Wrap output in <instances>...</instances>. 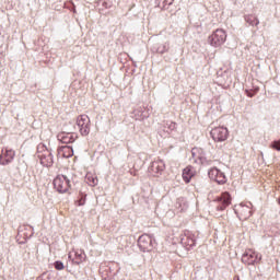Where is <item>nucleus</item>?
Returning <instances> with one entry per match:
<instances>
[{"mask_svg": "<svg viewBox=\"0 0 280 280\" xmlns=\"http://www.w3.org/2000/svg\"><path fill=\"white\" fill-rule=\"evenodd\" d=\"M37 159H39L44 167H51V165H54V155L44 144L37 147Z\"/></svg>", "mask_w": 280, "mask_h": 280, "instance_id": "obj_1", "label": "nucleus"}, {"mask_svg": "<svg viewBox=\"0 0 280 280\" xmlns=\"http://www.w3.org/2000/svg\"><path fill=\"white\" fill-rule=\"evenodd\" d=\"M208 43L211 47H222L226 43V31L217 28L209 37Z\"/></svg>", "mask_w": 280, "mask_h": 280, "instance_id": "obj_2", "label": "nucleus"}, {"mask_svg": "<svg viewBox=\"0 0 280 280\" xmlns=\"http://www.w3.org/2000/svg\"><path fill=\"white\" fill-rule=\"evenodd\" d=\"M54 188L58 194H67L69 189H71V182L69 180L68 176L65 175H58L54 179Z\"/></svg>", "mask_w": 280, "mask_h": 280, "instance_id": "obj_3", "label": "nucleus"}, {"mask_svg": "<svg viewBox=\"0 0 280 280\" xmlns=\"http://www.w3.org/2000/svg\"><path fill=\"white\" fill-rule=\"evenodd\" d=\"M210 137H212L213 141L217 143H222V141H226V139H229V129L223 126L214 127L210 131Z\"/></svg>", "mask_w": 280, "mask_h": 280, "instance_id": "obj_4", "label": "nucleus"}, {"mask_svg": "<svg viewBox=\"0 0 280 280\" xmlns=\"http://www.w3.org/2000/svg\"><path fill=\"white\" fill-rule=\"evenodd\" d=\"M218 202L217 211H224L228 207H231V202H233V197L231 192L224 191L214 200Z\"/></svg>", "mask_w": 280, "mask_h": 280, "instance_id": "obj_5", "label": "nucleus"}, {"mask_svg": "<svg viewBox=\"0 0 280 280\" xmlns=\"http://www.w3.org/2000/svg\"><path fill=\"white\" fill-rule=\"evenodd\" d=\"M77 126H79L81 135L86 137L91 132V118L86 114L78 116Z\"/></svg>", "mask_w": 280, "mask_h": 280, "instance_id": "obj_6", "label": "nucleus"}, {"mask_svg": "<svg viewBox=\"0 0 280 280\" xmlns=\"http://www.w3.org/2000/svg\"><path fill=\"white\" fill-rule=\"evenodd\" d=\"M242 261L247 266H254V264L261 261V256L255 249H246L242 256Z\"/></svg>", "mask_w": 280, "mask_h": 280, "instance_id": "obj_7", "label": "nucleus"}, {"mask_svg": "<svg viewBox=\"0 0 280 280\" xmlns=\"http://www.w3.org/2000/svg\"><path fill=\"white\" fill-rule=\"evenodd\" d=\"M138 246L143 253H150L154 248L152 236L142 234L138 240Z\"/></svg>", "mask_w": 280, "mask_h": 280, "instance_id": "obj_8", "label": "nucleus"}, {"mask_svg": "<svg viewBox=\"0 0 280 280\" xmlns=\"http://www.w3.org/2000/svg\"><path fill=\"white\" fill-rule=\"evenodd\" d=\"M208 176L210 180H214L218 185H224V183H226V175H224L218 167L210 168Z\"/></svg>", "mask_w": 280, "mask_h": 280, "instance_id": "obj_9", "label": "nucleus"}, {"mask_svg": "<svg viewBox=\"0 0 280 280\" xmlns=\"http://www.w3.org/2000/svg\"><path fill=\"white\" fill-rule=\"evenodd\" d=\"M236 213L241 220H248L253 215V207L249 205L241 203L236 208Z\"/></svg>", "mask_w": 280, "mask_h": 280, "instance_id": "obj_10", "label": "nucleus"}, {"mask_svg": "<svg viewBox=\"0 0 280 280\" xmlns=\"http://www.w3.org/2000/svg\"><path fill=\"white\" fill-rule=\"evenodd\" d=\"M68 257L72 261V264L80 266V264L84 262V259H86V254H84V250L82 249H77L70 252Z\"/></svg>", "mask_w": 280, "mask_h": 280, "instance_id": "obj_11", "label": "nucleus"}, {"mask_svg": "<svg viewBox=\"0 0 280 280\" xmlns=\"http://www.w3.org/2000/svg\"><path fill=\"white\" fill-rule=\"evenodd\" d=\"M14 156H16V153L12 149H5L2 150L0 154V165H8L9 163H12L14 161Z\"/></svg>", "mask_w": 280, "mask_h": 280, "instance_id": "obj_12", "label": "nucleus"}, {"mask_svg": "<svg viewBox=\"0 0 280 280\" xmlns=\"http://www.w3.org/2000/svg\"><path fill=\"white\" fill-rule=\"evenodd\" d=\"M152 176L159 177L163 172H165V162L163 160H158L151 165Z\"/></svg>", "mask_w": 280, "mask_h": 280, "instance_id": "obj_13", "label": "nucleus"}, {"mask_svg": "<svg viewBox=\"0 0 280 280\" xmlns=\"http://www.w3.org/2000/svg\"><path fill=\"white\" fill-rule=\"evenodd\" d=\"M58 159H71L73 156V149L69 145L61 147L57 150Z\"/></svg>", "mask_w": 280, "mask_h": 280, "instance_id": "obj_14", "label": "nucleus"}, {"mask_svg": "<svg viewBox=\"0 0 280 280\" xmlns=\"http://www.w3.org/2000/svg\"><path fill=\"white\" fill-rule=\"evenodd\" d=\"M182 176L184 182L191 183V178L196 176V170L194 168V166H187L183 170Z\"/></svg>", "mask_w": 280, "mask_h": 280, "instance_id": "obj_15", "label": "nucleus"}, {"mask_svg": "<svg viewBox=\"0 0 280 280\" xmlns=\"http://www.w3.org/2000/svg\"><path fill=\"white\" fill-rule=\"evenodd\" d=\"M58 141H61V143H73L75 138H73V133L62 132L58 135Z\"/></svg>", "mask_w": 280, "mask_h": 280, "instance_id": "obj_16", "label": "nucleus"}, {"mask_svg": "<svg viewBox=\"0 0 280 280\" xmlns=\"http://www.w3.org/2000/svg\"><path fill=\"white\" fill-rule=\"evenodd\" d=\"M184 246H186L187 249L194 248V246H196V238L192 235L186 236V240L184 241Z\"/></svg>", "mask_w": 280, "mask_h": 280, "instance_id": "obj_17", "label": "nucleus"}, {"mask_svg": "<svg viewBox=\"0 0 280 280\" xmlns=\"http://www.w3.org/2000/svg\"><path fill=\"white\" fill-rule=\"evenodd\" d=\"M245 21H246V23H248L249 25H253L255 27H257V25H259V20L255 15H247L245 18Z\"/></svg>", "mask_w": 280, "mask_h": 280, "instance_id": "obj_18", "label": "nucleus"}, {"mask_svg": "<svg viewBox=\"0 0 280 280\" xmlns=\"http://www.w3.org/2000/svg\"><path fill=\"white\" fill-rule=\"evenodd\" d=\"M86 180L92 187H95V185L98 183L97 177H94L93 175H86Z\"/></svg>", "mask_w": 280, "mask_h": 280, "instance_id": "obj_19", "label": "nucleus"}, {"mask_svg": "<svg viewBox=\"0 0 280 280\" xmlns=\"http://www.w3.org/2000/svg\"><path fill=\"white\" fill-rule=\"evenodd\" d=\"M86 203V195H81L80 199L77 201L78 207H84Z\"/></svg>", "mask_w": 280, "mask_h": 280, "instance_id": "obj_20", "label": "nucleus"}, {"mask_svg": "<svg viewBox=\"0 0 280 280\" xmlns=\"http://www.w3.org/2000/svg\"><path fill=\"white\" fill-rule=\"evenodd\" d=\"M54 266L56 270H65V264H62L60 260L55 261Z\"/></svg>", "mask_w": 280, "mask_h": 280, "instance_id": "obj_21", "label": "nucleus"}, {"mask_svg": "<svg viewBox=\"0 0 280 280\" xmlns=\"http://www.w3.org/2000/svg\"><path fill=\"white\" fill-rule=\"evenodd\" d=\"M271 148L272 150H277L278 152H280V139L276 140L271 143Z\"/></svg>", "mask_w": 280, "mask_h": 280, "instance_id": "obj_22", "label": "nucleus"}, {"mask_svg": "<svg viewBox=\"0 0 280 280\" xmlns=\"http://www.w3.org/2000/svg\"><path fill=\"white\" fill-rule=\"evenodd\" d=\"M158 1H160V3H162L164 8L165 5H172V3H174V0H158Z\"/></svg>", "mask_w": 280, "mask_h": 280, "instance_id": "obj_23", "label": "nucleus"}, {"mask_svg": "<svg viewBox=\"0 0 280 280\" xmlns=\"http://www.w3.org/2000/svg\"><path fill=\"white\" fill-rule=\"evenodd\" d=\"M198 152H200L199 149H192V156H194V159H196V154H198Z\"/></svg>", "mask_w": 280, "mask_h": 280, "instance_id": "obj_24", "label": "nucleus"}, {"mask_svg": "<svg viewBox=\"0 0 280 280\" xmlns=\"http://www.w3.org/2000/svg\"><path fill=\"white\" fill-rule=\"evenodd\" d=\"M237 280H240V278H237Z\"/></svg>", "mask_w": 280, "mask_h": 280, "instance_id": "obj_25", "label": "nucleus"}]
</instances>
